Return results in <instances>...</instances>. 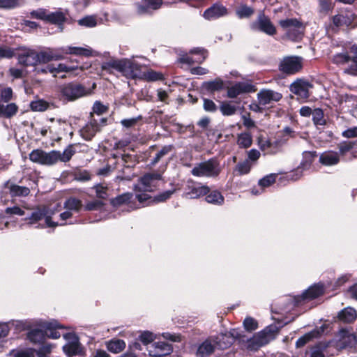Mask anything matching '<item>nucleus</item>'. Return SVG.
<instances>
[{
    "label": "nucleus",
    "instance_id": "09e8293b",
    "mask_svg": "<svg viewBox=\"0 0 357 357\" xmlns=\"http://www.w3.org/2000/svg\"><path fill=\"white\" fill-rule=\"evenodd\" d=\"M276 176L277 175L275 174H271L264 176L259 181V185L262 188L269 187L275 183Z\"/></svg>",
    "mask_w": 357,
    "mask_h": 357
},
{
    "label": "nucleus",
    "instance_id": "4d7b16f0",
    "mask_svg": "<svg viewBox=\"0 0 357 357\" xmlns=\"http://www.w3.org/2000/svg\"><path fill=\"white\" fill-rule=\"evenodd\" d=\"M352 63L344 70V73L354 76H357V54H354V56L350 60Z\"/></svg>",
    "mask_w": 357,
    "mask_h": 357
},
{
    "label": "nucleus",
    "instance_id": "a18cd8bd",
    "mask_svg": "<svg viewBox=\"0 0 357 357\" xmlns=\"http://www.w3.org/2000/svg\"><path fill=\"white\" fill-rule=\"evenodd\" d=\"M254 13V10L248 6L242 5L236 10V14L240 18L248 17Z\"/></svg>",
    "mask_w": 357,
    "mask_h": 357
},
{
    "label": "nucleus",
    "instance_id": "a878e982",
    "mask_svg": "<svg viewBox=\"0 0 357 357\" xmlns=\"http://www.w3.org/2000/svg\"><path fill=\"white\" fill-rule=\"evenodd\" d=\"M303 155L305 161L301 163L302 167H298L295 171L296 176L294 175L291 176V179L293 180H297L301 176L303 169L310 165L315 156L314 152L311 151H305Z\"/></svg>",
    "mask_w": 357,
    "mask_h": 357
},
{
    "label": "nucleus",
    "instance_id": "a19ab883",
    "mask_svg": "<svg viewBox=\"0 0 357 357\" xmlns=\"http://www.w3.org/2000/svg\"><path fill=\"white\" fill-rule=\"evenodd\" d=\"M139 78L147 81H157L162 79V75L154 70H149L146 72H142V76Z\"/></svg>",
    "mask_w": 357,
    "mask_h": 357
},
{
    "label": "nucleus",
    "instance_id": "f8f14e48",
    "mask_svg": "<svg viewBox=\"0 0 357 357\" xmlns=\"http://www.w3.org/2000/svg\"><path fill=\"white\" fill-rule=\"evenodd\" d=\"M37 51L31 49L23 50L18 54V62L24 66H38Z\"/></svg>",
    "mask_w": 357,
    "mask_h": 357
},
{
    "label": "nucleus",
    "instance_id": "37998d69",
    "mask_svg": "<svg viewBox=\"0 0 357 357\" xmlns=\"http://www.w3.org/2000/svg\"><path fill=\"white\" fill-rule=\"evenodd\" d=\"M13 98V90L10 87H3L0 85V100L8 102Z\"/></svg>",
    "mask_w": 357,
    "mask_h": 357
},
{
    "label": "nucleus",
    "instance_id": "20e7f679",
    "mask_svg": "<svg viewBox=\"0 0 357 357\" xmlns=\"http://www.w3.org/2000/svg\"><path fill=\"white\" fill-rule=\"evenodd\" d=\"M219 163L215 160L201 162L196 165L191 171L195 176H215L220 173Z\"/></svg>",
    "mask_w": 357,
    "mask_h": 357
},
{
    "label": "nucleus",
    "instance_id": "473e14b6",
    "mask_svg": "<svg viewBox=\"0 0 357 357\" xmlns=\"http://www.w3.org/2000/svg\"><path fill=\"white\" fill-rule=\"evenodd\" d=\"M223 87L224 82L220 78H217L212 81L206 82L203 84V89L211 93L220 91L222 89Z\"/></svg>",
    "mask_w": 357,
    "mask_h": 357
},
{
    "label": "nucleus",
    "instance_id": "72a5a7b5",
    "mask_svg": "<svg viewBox=\"0 0 357 357\" xmlns=\"http://www.w3.org/2000/svg\"><path fill=\"white\" fill-rule=\"evenodd\" d=\"M324 292V286L321 284H315L310 287L303 293L304 298H314L321 295Z\"/></svg>",
    "mask_w": 357,
    "mask_h": 357
},
{
    "label": "nucleus",
    "instance_id": "4be33fe9",
    "mask_svg": "<svg viewBox=\"0 0 357 357\" xmlns=\"http://www.w3.org/2000/svg\"><path fill=\"white\" fill-rule=\"evenodd\" d=\"M226 14L227 9L225 6L220 4H214L204 11V17L207 20H214L222 17Z\"/></svg>",
    "mask_w": 357,
    "mask_h": 357
},
{
    "label": "nucleus",
    "instance_id": "39448f33",
    "mask_svg": "<svg viewBox=\"0 0 357 357\" xmlns=\"http://www.w3.org/2000/svg\"><path fill=\"white\" fill-rule=\"evenodd\" d=\"M61 93L63 99L73 101L89 94L90 91L81 84L70 83L62 87Z\"/></svg>",
    "mask_w": 357,
    "mask_h": 357
},
{
    "label": "nucleus",
    "instance_id": "0e129e2a",
    "mask_svg": "<svg viewBox=\"0 0 357 357\" xmlns=\"http://www.w3.org/2000/svg\"><path fill=\"white\" fill-rule=\"evenodd\" d=\"M107 107L102 104L100 101H96L93 106L94 113L100 115L106 112Z\"/></svg>",
    "mask_w": 357,
    "mask_h": 357
},
{
    "label": "nucleus",
    "instance_id": "2eb2a0df",
    "mask_svg": "<svg viewBox=\"0 0 357 357\" xmlns=\"http://www.w3.org/2000/svg\"><path fill=\"white\" fill-rule=\"evenodd\" d=\"M107 66L112 67L121 73L123 75L130 77L133 75V71L131 70V60L130 59H121L113 61L107 64Z\"/></svg>",
    "mask_w": 357,
    "mask_h": 357
},
{
    "label": "nucleus",
    "instance_id": "052dcab7",
    "mask_svg": "<svg viewBox=\"0 0 357 357\" xmlns=\"http://www.w3.org/2000/svg\"><path fill=\"white\" fill-rule=\"evenodd\" d=\"M96 196L100 199H105L108 197L107 188L101 185H97L95 187Z\"/></svg>",
    "mask_w": 357,
    "mask_h": 357
},
{
    "label": "nucleus",
    "instance_id": "79ce46f5",
    "mask_svg": "<svg viewBox=\"0 0 357 357\" xmlns=\"http://www.w3.org/2000/svg\"><path fill=\"white\" fill-rule=\"evenodd\" d=\"M49 106V103L43 100L32 101L30 104L31 109L36 112H43L46 110Z\"/></svg>",
    "mask_w": 357,
    "mask_h": 357
},
{
    "label": "nucleus",
    "instance_id": "bf43d9fd",
    "mask_svg": "<svg viewBox=\"0 0 357 357\" xmlns=\"http://www.w3.org/2000/svg\"><path fill=\"white\" fill-rule=\"evenodd\" d=\"M5 213L8 215H17L20 216H22L25 214V212L23 210V208L17 206L6 208L5 210Z\"/></svg>",
    "mask_w": 357,
    "mask_h": 357
},
{
    "label": "nucleus",
    "instance_id": "c85d7f7f",
    "mask_svg": "<svg viewBox=\"0 0 357 357\" xmlns=\"http://www.w3.org/2000/svg\"><path fill=\"white\" fill-rule=\"evenodd\" d=\"M340 159L338 153L333 151L323 153L319 158V161L324 165H334L338 163Z\"/></svg>",
    "mask_w": 357,
    "mask_h": 357
},
{
    "label": "nucleus",
    "instance_id": "7ed1b4c3",
    "mask_svg": "<svg viewBox=\"0 0 357 357\" xmlns=\"http://www.w3.org/2000/svg\"><path fill=\"white\" fill-rule=\"evenodd\" d=\"M61 326L56 322H50L45 325V332L41 329H33L28 333V338L33 342L42 343L48 337L53 339L60 337L61 333L56 328Z\"/></svg>",
    "mask_w": 357,
    "mask_h": 357
},
{
    "label": "nucleus",
    "instance_id": "603ef678",
    "mask_svg": "<svg viewBox=\"0 0 357 357\" xmlns=\"http://www.w3.org/2000/svg\"><path fill=\"white\" fill-rule=\"evenodd\" d=\"M220 111L224 115H233L236 111V107L228 102H223L220 106Z\"/></svg>",
    "mask_w": 357,
    "mask_h": 357
},
{
    "label": "nucleus",
    "instance_id": "49530a36",
    "mask_svg": "<svg viewBox=\"0 0 357 357\" xmlns=\"http://www.w3.org/2000/svg\"><path fill=\"white\" fill-rule=\"evenodd\" d=\"M312 119L315 125L323 126L326 123L323 111L321 109H315L312 112Z\"/></svg>",
    "mask_w": 357,
    "mask_h": 357
},
{
    "label": "nucleus",
    "instance_id": "c03bdc74",
    "mask_svg": "<svg viewBox=\"0 0 357 357\" xmlns=\"http://www.w3.org/2000/svg\"><path fill=\"white\" fill-rule=\"evenodd\" d=\"M155 348L160 350L159 355H167L172 352L173 347L172 344L164 342H158L155 343Z\"/></svg>",
    "mask_w": 357,
    "mask_h": 357
},
{
    "label": "nucleus",
    "instance_id": "2f4dec72",
    "mask_svg": "<svg viewBox=\"0 0 357 357\" xmlns=\"http://www.w3.org/2000/svg\"><path fill=\"white\" fill-rule=\"evenodd\" d=\"M66 20V14L61 11H56L53 13H48L47 22H50L52 24H56L59 26L61 31L63 30V28L61 26L63 23Z\"/></svg>",
    "mask_w": 357,
    "mask_h": 357
},
{
    "label": "nucleus",
    "instance_id": "1a4fd4ad",
    "mask_svg": "<svg viewBox=\"0 0 357 357\" xmlns=\"http://www.w3.org/2000/svg\"><path fill=\"white\" fill-rule=\"evenodd\" d=\"M272 339L270 330H265L257 333L248 341V347L251 349H257L259 347L268 344Z\"/></svg>",
    "mask_w": 357,
    "mask_h": 357
},
{
    "label": "nucleus",
    "instance_id": "f03ea898",
    "mask_svg": "<svg viewBox=\"0 0 357 357\" xmlns=\"http://www.w3.org/2000/svg\"><path fill=\"white\" fill-rule=\"evenodd\" d=\"M62 52L66 54L91 56L92 50L91 48H84L77 47H68L67 49H51L47 48L41 51H37L38 65L48 63L52 61H59L63 59Z\"/></svg>",
    "mask_w": 357,
    "mask_h": 357
},
{
    "label": "nucleus",
    "instance_id": "ea45409f",
    "mask_svg": "<svg viewBox=\"0 0 357 357\" xmlns=\"http://www.w3.org/2000/svg\"><path fill=\"white\" fill-rule=\"evenodd\" d=\"M75 67H70L64 63H59L56 66L52 64V67L49 68L50 73L52 74L54 77H56L57 74L63 72H71L75 70Z\"/></svg>",
    "mask_w": 357,
    "mask_h": 357
},
{
    "label": "nucleus",
    "instance_id": "8fccbe9b",
    "mask_svg": "<svg viewBox=\"0 0 357 357\" xmlns=\"http://www.w3.org/2000/svg\"><path fill=\"white\" fill-rule=\"evenodd\" d=\"M82 205L81 201L75 198H70L65 202V207L68 210L78 211Z\"/></svg>",
    "mask_w": 357,
    "mask_h": 357
},
{
    "label": "nucleus",
    "instance_id": "393cba45",
    "mask_svg": "<svg viewBox=\"0 0 357 357\" xmlns=\"http://www.w3.org/2000/svg\"><path fill=\"white\" fill-rule=\"evenodd\" d=\"M278 142H271L262 137L258 138V145L266 154H275L278 151Z\"/></svg>",
    "mask_w": 357,
    "mask_h": 357
},
{
    "label": "nucleus",
    "instance_id": "4c0bfd02",
    "mask_svg": "<svg viewBox=\"0 0 357 357\" xmlns=\"http://www.w3.org/2000/svg\"><path fill=\"white\" fill-rule=\"evenodd\" d=\"M320 331L319 330H313L306 334H305L303 336L300 337L296 342V345L297 347H303L307 342H309L310 340L314 337H317L320 335Z\"/></svg>",
    "mask_w": 357,
    "mask_h": 357
},
{
    "label": "nucleus",
    "instance_id": "ddd939ff",
    "mask_svg": "<svg viewBox=\"0 0 357 357\" xmlns=\"http://www.w3.org/2000/svg\"><path fill=\"white\" fill-rule=\"evenodd\" d=\"M211 337L216 344L217 349H225L232 344L234 338H238L240 336L236 331H233L229 334L221 333L216 336Z\"/></svg>",
    "mask_w": 357,
    "mask_h": 357
},
{
    "label": "nucleus",
    "instance_id": "9d476101",
    "mask_svg": "<svg viewBox=\"0 0 357 357\" xmlns=\"http://www.w3.org/2000/svg\"><path fill=\"white\" fill-rule=\"evenodd\" d=\"M252 28L260 30L270 36H273L276 33L275 27L270 19L264 13H261L258 16L257 21L252 24Z\"/></svg>",
    "mask_w": 357,
    "mask_h": 357
},
{
    "label": "nucleus",
    "instance_id": "5701e85b",
    "mask_svg": "<svg viewBox=\"0 0 357 357\" xmlns=\"http://www.w3.org/2000/svg\"><path fill=\"white\" fill-rule=\"evenodd\" d=\"M252 90V86L251 84L239 82L228 89L227 95L228 97L234 98L241 93L250 92Z\"/></svg>",
    "mask_w": 357,
    "mask_h": 357
},
{
    "label": "nucleus",
    "instance_id": "f3484780",
    "mask_svg": "<svg viewBox=\"0 0 357 357\" xmlns=\"http://www.w3.org/2000/svg\"><path fill=\"white\" fill-rule=\"evenodd\" d=\"M173 190H167L165 191L157 197H155L154 199H153L151 196H149L148 194H137V199L138 202L142 204V206L148 205L150 203L157 202H164L169 199L171 195L173 194Z\"/></svg>",
    "mask_w": 357,
    "mask_h": 357
},
{
    "label": "nucleus",
    "instance_id": "3c124183",
    "mask_svg": "<svg viewBox=\"0 0 357 357\" xmlns=\"http://www.w3.org/2000/svg\"><path fill=\"white\" fill-rule=\"evenodd\" d=\"M132 197V195L131 193H125L112 199V204L114 206H119L130 202Z\"/></svg>",
    "mask_w": 357,
    "mask_h": 357
},
{
    "label": "nucleus",
    "instance_id": "412c9836",
    "mask_svg": "<svg viewBox=\"0 0 357 357\" xmlns=\"http://www.w3.org/2000/svg\"><path fill=\"white\" fill-rule=\"evenodd\" d=\"M63 337L67 338H71L72 340L68 342L63 347V351L68 356H73L79 354L81 352V348L77 339L72 334L63 335Z\"/></svg>",
    "mask_w": 357,
    "mask_h": 357
},
{
    "label": "nucleus",
    "instance_id": "7c9ffc66",
    "mask_svg": "<svg viewBox=\"0 0 357 357\" xmlns=\"http://www.w3.org/2000/svg\"><path fill=\"white\" fill-rule=\"evenodd\" d=\"M18 111V107L15 103H9L4 105L0 102V116L10 119L15 116Z\"/></svg>",
    "mask_w": 357,
    "mask_h": 357
},
{
    "label": "nucleus",
    "instance_id": "6e6552de",
    "mask_svg": "<svg viewBox=\"0 0 357 357\" xmlns=\"http://www.w3.org/2000/svg\"><path fill=\"white\" fill-rule=\"evenodd\" d=\"M282 98V94L270 89L261 90L257 93V101L264 107L268 108Z\"/></svg>",
    "mask_w": 357,
    "mask_h": 357
},
{
    "label": "nucleus",
    "instance_id": "0eeeda50",
    "mask_svg": "<svg viewBox=\"0 0 357 357\" xmlns=\"http://www.w3.org/2000/svg\"><path fill=\"white\" fill-rule=\"evenodd\" d=\"M302 68V59L298 56H287L283 59L280 70L289 75L298 72Z\"/></svg>",
    "mask_w": 357,
    "mask_h": 357
},
{
    "label": "nucleus",
    "instance_id": "6e6d98bb",
    "mask_svg": "<svg viewBox=\"0 0 357 357\" xmlns=\"http://www.w3.org/2000/svg\"><path fill=\"white\" fill-rule=\"evenodd\" d=\"M172 150V146H165L161 149L158 153L155 155V157L153 160L152 164L155 165L162 158L168 154Z\"/></svg>",
    "mask_w": 357,
    "mask_h": 357
},
{
    "label": "nucleus",
    "instance_id": "c756f323",
    "mask_svg": "<svg viewBox=\"0 0 357 357\" xmlns=\"http://www.w3.org/2000/svg\"><path fill=\"white\" fill-rule=\"evenodd\" d=\"M126 342L119 339H113L106 342V347L109 351L113 354H119L126 348Z\"/></svg>",
    "mask_w": 357,
    "mask_h": 357
},
{
    "label": "nucleus",
    "instance_id": "680f3d73",
    "mask_svg": "<svg viewBox=\"0 0 357 357\" xmlns=\"http://www.w3.org/2000/svg\"><path fill=\"white\" fill-rule=\"evenodd\" d=\"M103 202L100 200H93L88 202L85 206V209L87 211H93L100 208L103 206Z\"/></svg>",
    "mask_w": 357,
    "mask_h": 357
},
{
    "label": "nucleus",
    "instance_id": "13d9d810",
    "mask_svg": "<svg viewBox=\"0 0 357 357\" xmlns=\"http://www.w3.org/2000/svg\"><path fill=\"white\" fill-rule=\"evenodd\" d=\"M139 340L144 344H148L155 339L154 335L149 331L143 332L139 337Z\"/></svg>",
    "mask_w": 357,
    "mask_h": 357
},
{
    "label": "nucleus",
    "instance_id": "69168bd1",
    "mask_svg": "<svg viewBox=\"0 0 357 357\" xmlns=\"http://www.w3.org/2000/svg\"><path fill=\"white\" fill-rule=\"evenodd\" d=\"M131 70L133 71V75L130 78H139L142 76L141 66L132 60H131Z\"/></svg>",
    "mask_w": 357,
    "mask_h": 357
},
{
    "label": "nucleus",
    "instance_id": "c9c22d12",
    "mask_svg": "<svg viewBox=\"0 0 357 357\" xmlns=\"http://www.w3.org/2000/svg\"><path fill=\"white\" fill-rule=\"evenodd\" d=\"M252 167V163L249 160H245L236 165L234 172L238 175L248 174L250 172Z\"/></svg>",
    "mask_w": 357,
    "mask_h": 357
},
{
    "label": "nucleus",
    "instance_id": "f704fd0d",
    "mask_svg": "<svg viewBox=\"0 0 357 357\" xmlns=\"http://www.w3.org/2000/svg\"><path fill=\"white\" fill-rule=\"evenodd\" d=\"M98 130V123H91L89 124H87L84 128H83V129L82 130V135L84 139L89 140L96 135Z\"/></svg>",
    "mask_w": 357,
    "mask_h": 357
},
{
    "label": "nucleus",
    "instance_id": "aec40b11",
    "mask_svg": "<svg viewBox=\"0 0 357 357\" xmlns=\"http://www.w3.org/2000/svg\"><path fill=\"white\" fill-rule=\"evenodd\" d=\"M188 191L184 194V197L189 199H197L202 196L207 195L209 188L206 185L201 184H192L188 185Z\"/></svg>",
    "mask_w": 357,
    "mask_h": 357
},
{
    "label": "nucleus",
    "instance_id": "423d86ee",
    "mask_svg": "<svg viewBox=\"0 0 357 357\" xmlns=\"http://www.w3.org/2000/svg\"><path fill=\"white\" fill-rule=\"evenodd\" d=\"M162 176L158 173L146 174L139 180L137 185H135V190L137 194H143L142 191L151 192L156 187L157 182L160 180Z\"/></svg>",
    "mask_w": 357,
    "mask_h": 357
},
{
    "label": "nucleus",
    "instance_id": "cd10ccee",
    "mask_svg": "<svg viewBox=\"0 0 357 357\" xmlns=\"http://www.w3.org/2000/svg\"><path fill=\"white\" fill-rule=\"evenodd\" d=\"M356 310L351 307H345L338 314L339 319L344 323H351L356 320Z\"/></svg>",
    "mask_w": 357,
    "mask_h": 357
},
{
    "label": "nucleus",
    "instance_id": "e2e57ef3",
    "mask_svg": "<svg viewBox=\"0 0 357 357\" xmlns=\"http://www.w3.org/2000/svg\"><path fill=\"white\" fill-rule=\"evenodd\" d=\"M141 119H142V117L139 116L135 117V118L123 119L121 121V123L123 127H125L126 128H132V127L135 126L137 124V123L138 122V121L140 120Z\"/></svg>",
    "mask_w": 357,
    "mask_h": 357
},
{
    "label": "nucleus",
    "instance_id": "5fc2aeb1",
    "mask_svg": "<svg viewBox=\"0 0 357 357\" xmlns=\"http://www.w3.org/2000/svg\"><path fill=\"white\" fill-rule=\"evenodd\" d=\"M243 326L247 331H252L257 328V321L252 317H246L243 321Z\"/></svg>",
    "mask_w": 357,
    "mask_h": 357
},
{
    "label": "nucleus",
    "instance_id": "de8ad7c7",
    "mask_svg": "<svg viewBox=\"0 0 357 357\" xmlns=\"http://www.w3.org/2000/svg\"><path fill=\"white\" fill-rule=\"evenodd\" d=\"M78 24L86 27H94L97 24L96 18L92 15L84 17L78 20Z\"/></svg>",
    "mask_w": 357,
    "mask_h": 357
},
{
    "label": "nucleus",
    "instance_id": "bb28decb",
    "mask_svg": "<svg viewBox=\"0 0 357 357\" xmlns=\"http://www.w3.org/2000/svg\"><path fill=\"white\" fill-rule=\"evenodd\" d=\"M280 25L284 29H287L289 33L292 31H296L297 35H301L302 33V24L296 19L281 20L280 21Z\"/></svg>",
    "mask_w": 357,
    "mask_h": 357
},
{
    "label": "nucleus",
    "instance_id": "864d4df0",
    "mask_svg": "<svg viewBox=\"0 0 357 357\" xmlns=\"http://www.w3.org/2000/svg\"><path fill=\"white\" fill-rule=\"evenodd\" d=\"M49 12L43 8H39L31 12V17L47 21Z\"/></svg>",
    "mask_w": 357,
    "mask_h": 357
},
{
    "label": "nucleus",
    "instance_id": "b1692460",
    "mask_svg": "<svg viewBox=\"0 0 357 357\" xmlns=\"http://www.w3.org/2000/svg\"><path fill=\"white\" fill-rule=\"evenodd\" d=\"M340 338L339 340V346L342 348L352 347L356 344V337L354 333H351L345 330L340 332Z\"/></svg>",
    "mask_w": 357,
    "mask_h": 357
},
{
    "label": "nucleus",
    "instance_id": "338daca9",
    "mask_svg": "<svg viewBox=\"0 0 357 357\" xmlns=\"http://www.w3.org/2000/svg\"><path fill=\"white\" fill-rule=\"evenodd\" d=\"M353 146L354 143L351 142H343L338 145L340 153L342 155H344L347 152L349 151L353 148Z\"/></svg>",
    "mask_w": 357,
    "mask_h": 357
},
{
    "label": "nucleus",
    "instance_id": "774afa93",
    "mask_svg": "<svg viewBox=\"0 0 357 357\" xmlns=\"http://www.w3.org/2000/svg\"><path fill=\"white\" fill-rule=\"evenodd\" d=\"M351 57L347 54H339L334 56L333 61L337 64L346 63L351 60Z\"/></svg>",
    "mask_w": 357,
    "mask_h": 357
},
{
    "label": "nucleus",
    "instance_id": "9b49d317",
    "mask_svg": "<svg viewBox=\"0 0 357 357\" xmlns=\"http://www.w3.org/2000/svg\"><path fill=\"white\" fill-rule=\"evenodd\" d=\"M312 85L304 79H298L291 84L290 86L291 91L298 96L299 98L306 99L309 97V90Z\"/></svg>",
    "mask_w": 357,
    "mask_h": 357
},
{
    "label": "nucleus",
    "instance_id": "58836bf2",
    "mask_svg": "<svg viewBox=\"0 0 357 357\" xmlns=\"http://www.w3.org/2000/svg\"><path fill=\"white\" fill-rule=\"evenodd\" d=\"M252 142V135L249 132H243L238 135L237 144L241 148H248Z\"/></svg>",
    "mask_w": 357,
    "mask_h": 357
},
{
    "label": "nucleus",
    "instance_id": "a211bd4d",
    "mask_svg": "<svg viewBox=\"0 0 357 357\" xmlns=\"http://www.w3.org/2000/svg\"><path fill=\"white\" fill-rule=\"evenodd\" d=\"M43 218H45V222L48 227H52L57 225L56 223L51 221L50 216L47 215V208L45 206L37 208L36 210L31 213V215L26 218V220H29V224H33Z\"/></svg>",
    "mask_w": 357,
    "mask_h": 357
},
{
    "label": "nucleus",
    "instance_id": "f257e3e1",
    "mask_svg": "<svg viewBox=\"0 0 357 357\" xmlns=\"http://www.w3.org/2000/svg\"><path fill=\"white\" fill-rule=\"evenodd\" d=\"M74 153L75 151L73 150L71 146L66 148L62 153L59 151L45 152L41 149H35L30 153L29 159L35 163L51 166L55 165L59 161H69Z\"/></svg>",
    "mask_w": 357,
    "mask_h": 357
},
{
    "label": "nucleus",
    "instance_id": "6ab92c4d",
    "mask_svg": "<svg viewBox=\"0 0 357 357\" xmlns=\"http://www.w3.org/2000/svg\"><path fill=\"white\" fill-rule=\"evenodd\" d=\"M215 349H217L216 344L211 336L199 345L196 351V356L197 357H207L211 355Z\"/></svg>",
    "mask_w": 357,
    "mask_h": 357
},
{
    "label": "nucleus",
    "instance_id": "4468645a",
    "mask_svg": "<svg viewBox=\"0 0 357 357\" xmlns=\"http://www.w3.org/2000/svg\"><path fill=\"white\" fill-rule=\"evenodd\" d=\"M206 57V53L203 49L195 48L190 51V54H186L180 58L181 63L187 64L202 63Z\"/></svg>",
    "mask_w": 357,
    "mask_h": 357
},
{
    "label": "nucleus",
    "instance_id": "e433bc0d",
    "mask_svg": "<svg viewBox=\"0 0 357 357\" xmlns=\"http://www.w3.org/2000/svg\"><path fill=\"white\" fill-rule=\"evenodd\" d=\"M206 201L209 204L222 205L224 203V197L219 191L213 190L207 195Z\"/></svg>",
    "mask_w": 357,
    "mask_h": 357
},
{
    "label": "nucleus",
    "instance_id": "dca6fc26",
    "mask_svg": "<svg viewBox=\"0 0 357 357\" xmlns=\"http://www.w3.org/2000/svg\"><path fill=\"white\" fill-rule=\"evenodd\" d=\"M3 193H9L12 197H26L30 193V190L27 187L20 186L7 181L3 185Z\"/></svg>",
    "mask_w": 357,
    "mask_h": 357
}]
</instances>
